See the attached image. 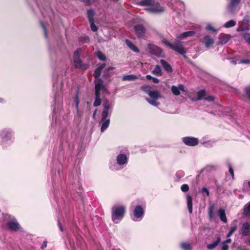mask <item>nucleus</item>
I'll return each mask as SVG.
<instances>
[{"label":"nucleus","instance_id":"1","mask_svg":"<svg viewBox=\"0 0 250 250\" xmlns=\"http://www.w3.org/2000/svg\"><path fill=\"white\" fill-rule=\"evenodd\" d=\"M140 89L147 94L151 98H146V100L152 105H156V90H154L151 86L146 84L141 86Z\"/></svg>","mask_w":250,"mask_h":250},{"label":"nucleus","instance_id":"2","mask_svg":"<svg viewBox=\"0 0 250 250\" xmlns=\"http://www.w3.org/2000/svg\"><path fill=\"white\" fill-rule=\"evenodd\" d=\"M125 212V208L124 206H115L111 209V217L116 223L124 217Z\"/></svg>","mask_w":250,"mask_h":250},{"label":"nucleus","instance_id":"3","mask_svg":"<svg viewBox=\"0 0 250 250\" xmlns=\"http://www.w3.org/2000/svg\"><path fill=\"white\" fill-rule=\"evenodd\" d=\"M162 42L167 47L173 49L182 55H185L186 53L185 48L182 43L180 42L177 41L175 42L174 43H172L166 40H163L162 41Z\"/></svg>","mask_w":250,"mask_h":250},{"label":"nucleus","instance_id":"4","mask_svg":"<svg viewBox=\"0 0 250 250\" xmlns=\"http://www.w3.org/2000/svg\"><path fill=\"white\" fill-rule=\"evenodd\" d=\"M248 27H244L241 25L237 28V31L240 32V35L244 39L245 42L250 45V34L249 33Z\"/></svg>","mask_w":250,"mask_h":250},{"label":"nucleus","instance_id":"5","mask_svg":"<svg viewBox=\"0 0 250 250\" xmlns=\"http://www.w3.org/2000/svg\"><path fill=\"white\" fill-rule=\"evenodd\" d=\"M134 32L138 38H143L146 32V29L142 24H137L134 26Z\"/></svg>","mask_w":250,"mask_h":250},{"label":"nucleus","instance_id":"6","mask_svg":"<svg viewBox=\"0 0 250 250\" xmlns=\"http://www.w3.org/2000/svg\"><path fill=\"white\" fill-rule=\"evenodd\" d=\"M103 110L102 113V121L105 120L108 115L109 110L110 109V104L108 100L106 99L104 101L103 104Z\"/></svg>","mask_w":250,"mask_h":250},{"label":"nucleus","instance_id":"7","mask_svg":"<svg viewBox=\"0 0 250 250\" xmlns=\"http://www.w3.org/2000/svg\"><path fill=\"white\" fill-rule=\"evenodd\" d=\"M145 210L141 206L138 205L135 207L133 210V215L136 218L138 219H142Z\"/></svg>","mask_w":250,"mask_h":250},{"label":"nucleus","instance_id":"8","mask_svg":"<svg viewBox=\"0 0 250 250\" xmlns=\"http://www.w3.org/2000/svg\"><path fill=\"white\" fill-rule=\"evenodd\" d=\"M183 142L188 146H195L198 145V140L194 137H186L183 139Z\"/></svg>","mask_w":250,"mask_h":250},{"label":"nucleus","instance_id":"9","mask_svg":"<svg viewBox=\"0 0 250 250\" xmlns=\"http://www.w3.org/2000/svg\"><path fill=\"white\" fill-rule=\"evenodd\" d=\"M7 226L10 230L14 231H18L20 229V225L16 220L8 221Z\"/></svg>","mask_w":250,"mask_h":250},{"label":"nucleus","instance_id":"10","mask_svg":"<svg viewBox=\"0 0 250 250\" xmlns=\"http://www.w3.org/2000/svg\"><path fill=\"white\" fill-rule=\"evenodd\" d=\"M139 4L142 6H149V7L147 8V10L151 12L155 13L156 12V8L152 7V6L153 4V1L152 0H142L140 1Z\"/></svg>","mask_w":250,"mask_h":250},{"label":"nucleus","instance_id":"11","mask_svg":"<svg viewBox=\"0 0 250 250\" xmlns=\"http://www.w3.org/2000/svg\"><path fill=\"white\" fill-rule=\"evenodd\" d=\"M230 39V36L228 34H222L219 36L217 44L222 45L227 43Z\"/></svg>","mask_w":250,"mask_h":250},{"label":"nucleus","instance_id":"12","mask_svg":"<svg viewBox=\"0 0 250 250\" xmlns=\"http://www.w3.org/2000/svg\"><path fill=\"white\" fill-rule=\"evenodd\" d=\"M74 60V63L75 67L76 68H80L83 70H86L87 69L89 65L87 64H82V61L81 60L80 58L79 59H76Z\"/></svg>","mask_w":250,"mask_h":250},{"label":"nucleus","instance_id":"13","mask_svg":"<svg viewBox=\"0 0 250 250\" xmlns=\"http://www.w3.org/2000/svg\"><path fill=\"white\" fill-rule=\"evenodd\" d=\"M180 90L182 91H185V86L182 84H179L178 86L172 85L171 86V91L172 93L175 95L178 96L180 94Z\"/></svg>","mask_w":250,"mask_h":250},{"label":"nucleus","instance_id":"14","mask_svg":"<svg viewBox=\"0 0 250 250\" xmlns=\"http://www.w3.org/2000/svg\"><path fill=\"white\" fill-rule=\"evenodd\" d=\"M241 230L243 236H250V224L248 222L244 223L242 225Z\"/></svg>","mask_w":250,"mask_h":250},{"label":"nucleus","instance_id":"15","mask_svg":"<svg viewBox=\"0 0 250 250\" xmlns=\"http://www.w3.org/2000/svg\"><path fill=\"white\" fill-rule=\"evenodd\" d=\"M117 162L119 165L126 164L128 162V158L125 154H120L117 157Z\"/></svg>","mask_w":250,"mask_h":250},{"label":"nucleus","instance_id":"16","mask_svg":"<svg viewBox=\"0 0 250 250\" xmlns=\"http://www.w3.org/2000/svg\"><path fill=\"white\" fill-rule=\"evenodd\" d=\"M240 1L241 0H231L228 6V10L230 13L233 14L234 13L235 8Z\"/></svg>","mask_w":250,"mask_h":250},{"label":"nucleus","instance_id":"17","mask_svg":"<svg viewBox=\"0 0 250 250\" xmlns=\"http://www.w3.org/2000/svg\"><path fill=\"white\" fill-rule=\"evenodd\" d=\"M204 40L205 46L207 48L211 47L214 43V40L208 35H206L204 37Z\"/></svg>","mask_w":250,"mask_h":250},{"label":"nucleus","instance_id":"18","mask_svg":"<svg viewBox=\"0 0 250 250\" xmlns=\"http://www.w3.org/2000/svg\"><path fill=\"white\" fill-rule=\"evenodd\" d=\"M160 63H161L162 66L164 67L166 71L168 73H171L172 72V67L167 62L164 60L161 59L160 60Z\"/></svg>","mask_w":250,"mask_h":250},{"label":"nucleus","instance_id":"19","mask_svg":"<svg viewBox=\"0 0 250 250\" xmlns=\"http://www.w3.org/2000/svg\"><path fill=\"white\" fill-rule=\"evenodd\" d=\"M105 63H103L95 70L93 76L95 79H97L100 76L101 71L105 67Z\"/></svg>","mask_w":250,"mask_h":250},{"label":"nucleus","instance_id":"20","mask_svg":"<svg viewBox=\"0 0 250 250\" xmlns=\"http://www.w3.org/2000/svg\"><path fill=\"white\" fill-rule=\"evenodd\" d=\"M125 43L128 46V47L134 52L136 53H139L140 52V50L138 47L129 40H125Z\"/></svg>","mask_w":250,"mask_h":250},{"label":"nucleus","instance_id":"21","mask_svg":"<svg viewBox=\"0 0 250 250\" xmlns=\"http://www.w3.org/2000/svg\"><path fill=\"white\" fill-rule=\"evenodd\" d=\"M218 215L220 220L224 223H227V218L226 216L225 210L223 208H220L218 210Z\"/></svg>","mask_w":250,"mask_h":250},{"label":"nucleus","instance_id":"22","mask_svg":"<svg viewBox=\"0 0 250 250\" xmlns=\"http://www.w3.org/2000/svg\"><path fill=\"white\" fill-rule=\"evenodd\" d=\"M100 95V93L95 92V101L93 104V106L95 107L99 106L101 104L102 100Z\"/></svg>","mask_w":250,"mask_h":250},{"label":"nucleus","instance_id":"23","mask_svg":"<svg viewBox=\"0 0 250 250\" xmlns=\"http://www.w3.org/2000/svg\"><path fill=\"white\" fill-rule=\"evenodd\" d=\"M103 86V82L101 79H99L95 86V92L100 93L102 86Z\"/></svg>","mask_w":250,"mask_h":250},{"label":"nucleus","instance_id":"24","mask_svg":"<svg viewBox=\"0 0 250 250\" xmlns=\"http://www.w3.org/2000/svg\"><path fill=\"white\" fill-rule=\"evenodd\" d=\"M187 206L190 213L192 212V199L191 196L188 194L187 196Z\"/></svg>","mask_w":250,"mask_h":250},{"label":"nucleus","instance_id":"25","mask_svg":"<svg viewBox=\"0 0 250 250\" xmlns=\"http://www.w3.org/2000/svg\"><path fill=\"white\" fill-rule=\"evenodd\" d=\"M195 34V32L194 31H187L181 34L178 36H177V38L178 39L185 38L188 37L192 36L194 35Z\"/></svg>","mask_w":250,"mask_h":250},{"label":"nucleus","instance_id":"26","mask_svg":"<svg viewBox=\"0 0 250 250\" xmlns=\"http://www.w3.org/2000/svg\"><path fill=\"white\" fill-rule=\"evenodd\" d=\"M220 241H221L220 237L218 236L217 240L215 242L207 245V248L209 250L214 249L218 246L219 243L220 242Z\"/></svg>","mask_w":250,"mask_h":250},{"label":"nucleus","instance_id":"27","mask_svg":"<svg viewBox=\"0 0 250 250\" xmlns=\"http://www.w3.org/2000/svg\"><path fill=\"white\" fill-rule=\"evenodd\" d=\"M206 94V92L205 90H200L197 92V98L196 99H192L193 101H198L201 100L203 99V98L205 96Z\"/></svg>","mask_w":250,"mask_h":250},{"label":"nucleus","instance_id":"28","mask_svg":"<svg viewBox=\"0 0 250 250\" xmlns=\"http://www.w3.org/2000/svg\"><path fill=\"white\" fill-rule=\"evenodd\" d=\"M243 215L247 216L250 214V201L246 204L243 208Z\"/></svg>","mask_w":250,"mask_h":250},{"label":"nucleus","instance_id":"29","mask_svg":"<svg viewBox=\"0 0 250 250\" xmlns=\"http://www.w3.org/2000/svg\"><path fill=\"white\" fill-rule=\"evenodd\" d=\"M180 247L183 250H192L191 244L187 242H182L180 244Z\"/></svg>","mask_w":250,"mask_h":250},{"label":"nucleus","instance_id":"30","mask_svg":"<svg viewBox=\"0 0 250 250\" xmlns=\"http://www.w3.org/2000/svg\"><path fill=\"white\" fill-rule=\"evenodd\" d=\"M95 13L93 9H90L87 10V16L88 19L89 21H94V17L95 16Z\"/></svg>","mask_w":250,"mask_h":250},{"label":"nucleus","instance_id":"31","mask_svg":"<svg viewBox=\"0 0 250 250\" xmlns=\"http://www.w3.org/2000/svg\"><path fill=\"white\" fill-rule=\"evenodd\" d=\"M103 122L101 128V132H104L109 126L110 123L109 119H105V120L102 121Z\"/></svg>","mask_w":250,"mask_h":250},{"label":"nucleus","instance_id":"32","mask_svg":"<svg viewBox=\"0 0 250 250\" xmlns=\"http://www.w3.org/2000/svg\"><path fill=\"white\" fill-rule=\"evenodd\" d=\"M1 136L6 140H9L11 137V133L7 130H3L1 133Z\"/></svg>","mask_w":250,"mask_h":250},{"label":"nucleus","instance_id":"33","mask_svg":"<svg viewBox=\"0 0 250 250\" xmlns=\"http://www.w3.org/2000/svg\"><path fill=\"white\" fill-rule=\"evenodd\" d=\"M137 79H138V77L136 75L131 74L125 75L122 80L123 81H134Z\"/></svg>","mask_w":250,"mask_h":250},{"label":"nucleus","instance_id":"34","mask_svg":"<svg viewBox=\"0 0 250 250\" xmlns=\"http://www.w3.org/2000/svg\"><path fill=\"white\" fill-rule=\"evenodd\" d=\"M236 25V21L233 20H230L226 22L224 26L226 28L232 27Z\"/></svg>","mask_w":250,"mask_h":250},{"label":"nucleus","instance_id":"35","mask_svg":"<svg viewBox=\"0 0 250 250\" xmlns=\"http://www.w3.org/2000/svg\"><path fill=\"white\" fill-rule=\"evenodd\" d=\"M79 42L82 44L88 42L89 41V38L88 36H84L81 37L79 39Z\"/></svg>","mask_w":250,"mask_h":250},{"label":"nucleus","instance_id":"36","mask_svg":"<svg viewBox=\"0 0 250 250\" xmlns=\"http://www.w3.org/2000/svg\"><path fill=\"white\" fill-rule=\"evenodd\" d=\"M215 208L214 204L211 205L208 208V216L210 220H212L213 218V211Z\"/></svg>","mask_w":250,"mask_h":250},{"label":"nucleus","instance_id":"37","mask_svg":"<svg viewBox=\"0 0 250 250\" xmlns=\"http://www.w3.org/2000/svg\"><path fill=\"white\" fill-rule=\"evenodd\" d=\"M114 69H115V67H113V66H110L109 68H108L107 69H105V71H104V73L103 74L104 77H110V71L111 70H113Z\"/></svg>","mask_w":250,"mask_h":250},{"label":"nucleus","instance_id":"38","mask_svg":"<svg viewBox=\"0 0 250 250\" xmlns=\"http://www.w3.org/2000/svg\"><path fill=\"white\" fill-rule=\"evenodd\" d=\"M97 56L99 60L102 61H105L106 60V57L105 55L100 51H98L97 52Z\"/></svg>","mask_w":250,"mask_h":250},{"label":"nucleus","instance_id":"39","mask_svg":"<svg viewBox=\"0 0 250 250\" xmlns=\"http://www.w3.org/2000/svg\"><path fill=\"white\" fill-rule=\"evenodd\" d=\"M82 52V49L81 48H78L75 51L73 55V60L80 58V54Z\"/></svg>","mask_w":250,"mask_h":250},{"label":"nucleus","instance_id":"40","mask_svg":"<svg viewBox=\"0 0 250 250\" xmlns=\"http://www.w3.org/2000/svg\"><path fill=\"white\" fill-rule=\"evenodd\" d=\"M91 29L93 32H96L98 30V27L95 24L94 21H89Z\"/></svg>","mask_w":250,"mask_h":250},{"label":"nucleus","instance_id":"41","mask_svg":"<svg viewBox=\"0 0 250 250\" xmlns=\"http://www.w3.org/2000/svg\"><path fill=\"white\" fill-rule=\"evenodd\" d=\"M165 56V53L163 50L157 47V57H164Z\"/></svg>","mask_w":250,"mask_h":250},{"label":"nucleus","instance_id":"42","mask_svg":"<svg viewBox=\"0 0 250 250\" xmlns=\"http://www.w3.org/2000/svg\"><path fill=\"white\" fill-rule=\"evenodd\" d=\"M181 190L184 192H186L189 190V187L187 184H184L181 187Z\"/></svg>","mask_w":250,"mask_h":250},{"label":"nucleus","instance_id":"43","mask_svg":"<svg viewBox=\"0 0 250 250\" xmlns=\"http://www.w3.org/2000/svg\"><path fill=\"white\" fill-rule=\"evenodd\" d=\"M80 1L83 2L85 4L90 5L94 3L96 0H80Z\"/></svg>","mask_w":250,"mask_h":250},{"label":"nucleus","instance_id":"44","mask_svg":"<svg viewBox=\"0 0 250 250\" xmlns=\"http://www.w3.org/2000/svg\"><path fill=\"white\" fill-rule=\"evenodd\" d=\"M165 7L161 6L157 4V13H162L165 11Z\"/></svg>","mask_w":250,"mask_h":250},{"label":"nucleus","instance_id":"45","mask_svg":"<svg viewBox=\"0 0 250 250\" xmlns=\"http://www.w3.org/2000/svg\"><path fill=\"white\" fill-rule=\"evenodd\" d=\"M241 63L249 64L250 63V59H242L239 62Z\"/></svg>","mask_w":250,"mask_h":250},{"label":"nucleus","instance_id":"46","mask_svg":"<svg viewBox=\"0 0 250 250\" xmlns=\"http://www.w3.org/2000/svg\"><path fill=\"white\" fill-rule=\"evenodd\" d=\"M146 78L147 79V80H152L153 82L154 83H156V78H155V77H152L151 75H147L146 76Z\"/></svg>","mask_w":250,"mask_h":250},{"label":"nucleus","instance_id":"47","mask_svg":"<svg viewBox=\"0 0 250 250\" xmlns=\"http://www.w3.org/2000/svg\"><path fill=\"white\" fill-rule=\"evenodd\" d=\"M229 172L230 173V174L232 176V178L233 179L234 177V171H233V170L230 164L229 165Z\"/></svg>","mask_w":250,"mask_h":250},{"label":"nucleus","instance_id":"48","mask_svg":"<svg viewBox=\"0 0 250 250\" xmlns=\"http://www.w3.org/2000/svg\"><path fill=\"white\" fill-rule=\"evenodd\" d=\"M40 24L44 30V34H45V36H47V30H46V27H45L44 24L42 21H40Z\"/></svg>","mask_w":250,"mask_h":250},{"label":"nucleus","instance_id":"49","mask_svg":"<svg viewBox=\"0 0 250 250\" xmlns=\"http://www.w3.org/2000/svg\"><path fill=\"white\" fill-rule=\"evenodd\" d=\"M206 29L210 31H212L213 32H215L216 30L214 29V28L211 25H208L206 27Z\"/></svg>","mask_w":250,"mask_h":250},{"label":"nucleus","instance_id":"50","mask_svg":"<svg viewBox=\"0 0 250 250\" xmlns=\"http://www.w3.org/2000/svg\"><path fill=\"white\" fill-rule=\"evenodd\" d=\"M74 101H75V102L76 104V107L78 109L79 107V101L78 96L77 95L76 96V97H75Z\"/></svg>","mask_w":250,"mask_h":250},{"label":"nucleus","instance_id":"51","mask_svg":"<svg viewBox=\"0 0 250 250\" xmlns=\"http://www.w3.org/2000/svg\"><path fill=\"white\" fill-rule=\"evenodd\" d=\"M228 246L227 245V244L224 243H222V248H221V250H228Z\"/></svg>","mask_w":250,"mask_h":250},{"label":"nucleus","instance_id":"52","mask_svg":"<svg viewBox=\"0 0 250 250\" xmlns=\"http://www.w3.org/2000/svg\"><path fill=\"white\" fill-rule=\"evenodd\" d=\"M205 99L206 100H207V101L211 102V101H214V98L212 96H208V97H206L205 98Z\"/></svg>","mask_w":250,"mask_h":250},{"label":"nucleus","instance_id":"53","mask_svg":"<svg viewBox=\"0 0 250 250\" xmlns=\"http://www.w3.org/2000/svg\"><path fill=\"white\" fill-rule=\"evenodd\" d=\"M202 192H205L207 196H209V192L208 189L206 188H203L201 190Z\"/></svg>","mask_w":250,"mask_h":250},{"label":"nucleus","instance_id":"54","mask_svg":"<svg viewBox=\"0 0 250 250\" xmlns=\"http://www.w3.org/2000/svg\"><path fill=\"white\" fill-rule=\"evenodd\" d=\"M245 92L247 97L250 99V89L249 88H246Z\"/></svg>","mask_w":250,"mask_h":250},{"label":"nucleus","instance_id":"55","mask_svg":"<svg viewBox=\"0 0 250 250\" xmlns=\"http://www.w3.org/2000/svg\"><path fill=\"white\" fill-rule=\"evenodd\" d=\"M162 75V72L160 67L157 65V76H161Z\"/></svg>","mask_w":250,"mask_h":250},{"label":"nucleus","instance_id":"56","mask_svg":"<svg viewBox=\"0 0 250 250\" xmlns=\"http://www.w3.org/2000/svg\"><path fill=\"white\" fill-rule=\"evenodd\" d=\"M237 226L236 225H235V226L231 227L229 231L233 233L237 229Z\"/></svg>","mask_w":250,"mask_h":250},{"label":"nucleus","instance_id":"57","mask_svg":"<svg viewBox=\"0 0 250 250\" xmlns=\"http://www.w3.org/2000/svg\"><path fill=\"white\" fill-rule=\"evenodd\" d=\"M46 247H47V241H44L43 242V243H42V246H41V249H44Z\"/></svg>","mask_w":250,"mask_h":250},{"label":"nucleus","instance_id":"58","mask_svg":"<svg viewBox=\"0 0 250 250\" xmlns=\"http://www.w3.org/2000/svg\"><path fill=\"white\" fill-rule=\"evenodd\" d=\"M58 226L59 227V229H60V230L61 231H63V227H62L61 222H60V221H58Z\"/></svg>","mask_w":250,"mask_h":250},{"label":"nucleus","instance_id":"59","mask_svg":"<svg viewBox=\"0 0 250 250\" xmlns=\"http://www.w3.org/2000/svg\"><path fill=\"white\" fill-rule=\"evenodd\" d=\"M179 5L181 6L180 10H182L184 9V3H183L181 2H179L177 3Z\"/></svg>","mask_w":250,"mask_h":250},{"label":"nucleus","instance_id":"60","mask_svg":"<svg viewBox=\"0 0 250 250\" xmlns=\"http://www.w3.org/2000/svg\"><path fill=\"white\" fill-rule=\"evenodd\" d=\"M243 21L246 22V23H248L249 22V19L248 16H245L244 18Z\"/></svg>","mask_w":250,"mask_h":250},{"label":"nucleus","instance_id":"61","mask_svg":"<svg viewBox=\"0 0 250 250\" xmlns=\"http://www.w3.org/2000/svg\"><path fill=\"white\" fill-rule=\"evenodd\" d=\"M248 185V187L250 188V181H245L244 183V186Z\"/></svg>","mask_w":250,"mask_h":250},{"label":"nucleus","instance_id":"62","mask_svg":"<svg viewBox=\"0 0 250 250\" xmlns=\"http://www.w3.org/2000/svg\"><path fill=\"white\" fill-rule=\"evenodd\" d=\"M231 241V239L230 238H228L226 241H225L224 242H223V243L227 244L228 243H230Z\"/></svg>","mask_w":250,"mask_h":250},{"label":"nucleus","instance_id":"63","mask_svg":"<svg viewBox=\"0 0 250 250\" xmlns=\"http://www.w3.org/2000/svg\"><path fill=\"white\" fill-rule=\"evenodd\" d=\"M97 109H96L95 110L93 114V117H93V119H95V118H96V115L97 114Z\"/></svg>","mask_w":250,"mask_h":250},{"label":"nucleus","instance_id":"64","mask_svg":"<svg viewBox=\"0 0 250 250\" xmlns=\"http://www.w3.org/2000/svg\"><path fill=\"white\" fill-rule=\"evenodd\" d=\"M233 234L232 232H231L230 231H229V232L227 234V237H230L232 234Z\"/></svg>","mask_w":250,"mask_h":250}]
</instances>
